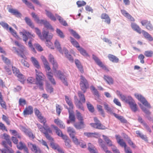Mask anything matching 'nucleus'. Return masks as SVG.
I'll use <instances>...</instances> for the list:
<instances>
[{"label": "nucleus", "mask_w": 153, "mask_h": 153, "mask_svg": "<svg viewBox=\"0 0 153 153\" xmlns=\"http://www.w3.org/2000/svg\"><path fill=\"white\" fill-rule=\"evenodd\" d=\"M54 122L59 128H64L65 126L63 122L60 120L58 118L55 119Z\"/></svg>", "instance_id": "nucleus-35"}, {"label": "nucleus", "mask_w": 153, "mask_h": 153, "mask_svg": "<svg viewBox=\"0 0 153 153\" xmlns=\"http://www.w3.org/2000/svg\"><path fill=\"white\" fill-rule=\"evenodd\" d=\"M31 61L34 66L38 69L40 68L39 64L36 58L33 57L31 58Z\"/></svg>", "instance_id": "nucleus-43"}, {"label": "nucleus", "mask_w": 153, "mask_h": 153, "mask_svg": "<svg viewBox=\"0 0 153 153\" xmlns=\"http://www.w3.org/2000/svg\"><path fill=\"white\" fill-rule=\"evenodd\" d=\"M88 149L91 153H98L96 149L91 143L88 144Z\"/></svg>", "instance_id": "nucleus-37"}, {"label": "nucleus", "mask_w": 153, "mask_h": 153, "mask_svg": "<svg viewBox=\"0 0 153 153\" xmlns=\"http://www.w3.org/2000/svg\"><path fill=\"white\" fill-rule=\"evenodd\" d=\"M142 33L144 37L150 41L153 40V38L147 32L144 30H142Z\"/></svg>", "instance_id": "nucleus-42"}, {"label": "nucleus", "mask_w": 153, "mask_h": 153, "mask_svg": "<svg viewBox=\"0 0 153 153\" xmlns=\"http://www.w3.org/2000/svg\"><path fill=\"white\" fill-rule=\"evenodd\" d=\"M80 77L79 85L81 90L85 93L89 87V84L87 80L83 76L81 75Z\"/></svg>", "instance_id": "nucleus-7"}, {"label": "nucleus", "mask_w": 153, "mask_h": 153, "mask_svg": "<svg viewBox=\"0 0 153 153\" xmlns=\"http://www.w3.org/2000/svg\"><path fill=\"white\" fill-rule=\"evenodd\" d=\"M16 76L18 78L19 80L21 82H24L25 80V76L20 73Z\"/></svg>", "instance_id": "nucleus-61"}, {"label": "nucleus", "mask_w": 153, "mask_h": 153, "mask_svg": "<svg viewBox=\"0 0 153 153\" xmlns=\"http://www.w3.org/2000/svg\"><path fill=\"white\" fill-rule=\"evenodd\" d=\"M64 140L65 144L68 148H71V140L68 137L67 135L62 139Z\"/></svg>", "instance_id": "nucleus-36"}, {"label": "nucleus", "mask_w": 153, "mask_h": 153, "mask_svg": "<svg viewBox=\"0 0 153 153\" xmlns=\"http://www.w3.org/2000/svg\"><path fill=\"white\" fill-rule=\"evenodd\" d=\"M22 130L30 138L34 139L35 138V135L33 134L30 128H27L25 127H22Z\"/></svg>", "instance_id": "nucleus-15"}, {"label": "nucleus", "mask_w": 153, "mask_h": 153, "mask_svg": "<svg viewBox=\"0 0 153 153\" xmlns=\"http://www.w3.org/2000/svg\"><path fill=\"white\" fill-rule=\"evenodd\" d=\"M53 36V34L49 33L48 30H43L40 39L42 40H47V43H48V42H49L50 44H51L50 40L52 39Z\"/></svg>", "instance_id": "nucleus-9"}, {"label": "nucleus", "mask_w": 153, "mask_h": 153, "mask_svg": "<svg viewBox=\"0 0 153 153\" xmlns=\"http://www.w3.org/2000/svg\"><path fill=\"white\" fill-rule=\"evenodd\" d=\"M65 100L69 106V108L67 107V108L68 111L69 110H73L74 106L71 98L67 96H65Z\"/></svg>", "instance_id": "nucleus-23"}, {"label": "nucleus", "mask_w": 153, "mask_h": 153, "mask_svg": "<svg viewBox=\"0 0 153 153\" xmlns=\"http://www.w3.org/2000/svg\"><path fill=\"white\" fill-rule=\"evenodd\" d=\"M101 18L102 19H104V22L108 24L111 23V20L108 15L106 13H103L101 14Z\"/></svg>", "instance_id": "nucleus-27"}, {"label": "nucleus", "mask_w": 153, "mask_h": 153, "mask_svg": "<svg viewBox=\"0 0 153 153\" xmlns=\"http://www.w3.org/2000/svg\"><path fill=\"white\" fill-rule=\"evenodd\" d=\"M74 143L77 146H79L81 141V140H79L75 136L71 138Z\"/></svg>", "instance_id": "nucleus-56"}, {"label": "nucleus", "mask_w": 153, "mask_h": 153, "mask_svg": "<svg viewBox=\"0 0 153 153\" xmlns=\"http://www.w3.org/2000/svg\"><path fill=\"white\" fill-rule=\"evenodd\" d=\"M67 132L71 138L75 136L76 134L75 130L73 127H68Z\"/></svg>", "instance_id": "nucleus-33"}, {"label": "nucleus", "mask_w": 153, "mask_h": 153, "mask_svg": "<svg viewBox=\"0 0 153 153\" xmlns=\"http://www.w3.org/2000/svg\"><path fill=\"white\" fill-rule=\"evenodd\" d=\"M35 72L36 79V80L35 84L39 86L40 89L43 90V83L42 81L44 79L45 76L41 72L36 69L35 70Z\"/></svg>", "instance_id": "nucleus-4"}, {"label": "nucleus", "mask_w": 153, "mask_h": 153, "mask_svg": "<svg viewBox=\"0 0 153 153\" xmlns=\"http://www.w3.org/2000/svg\"><path fill=\"white\" fill-rule=\"evenodd\" d=\"M3 136L5 140L2 141L1 145L5 149H0V151L2 153H14L13 151L11 148L12 147V143L10 136L6 133L4 134Z\"/></svg>", "instance_id": "nucleus-1"}, {"label": "nucleus", "mask_w": 153, "mask_h": 153, "mask_svg": "<svg viewBox=\"0 0 153 153\" xmlns=\"http://www.w3.org/2000/svg\"><path fill=\"white\" fill-rule=\"evenodd\" d=\"M108 57L109 59L111 62L114 63H118L119 61V59L116 56L111 54H109Z\"/></svg>", "instance_id": "nucleus-34"}, {"label": "nucleus", "mask_w": 153, "mask_h": 153, "mask_svg": "<svg viewBox=\"0 0 153 153\" xmlns=\"http://www.w3.org/2000/svg\"><path fill=\"white\" fill-rule=\"evenodd\" d=\"M33 112V107L29 105L25 108L23 111V114L25 116H26L27 115L31 114Z\"/></svg>", "instance_id": "nucleus-20"}, {"label": "nucleus", "mask_w": 153, "mask_h": 153, "mask_svg": "<svg viewBox=\"0 0 153 153\" xmlns=\"http://www.w3.org/2000/svg\"><path fill=\"white\" fill-rule=\"evenodd\" d=\"M142 25L145 27L148 30L152 31L153 30V25L151 21L147 19H143L141 21Z\"/></svg>", "instance_id": "nucleus-12"}, {"label": "nucleus", "mask_w": 153, "mask_h": 153, "mask_svg": "<svg viewBox=\"0 0 153 153\" xmlns=\"http://www.w3.org/2000/svg\"><path fill=\"white\" fill-rule=\"evenodd\" d=\"M55 16L59 22L62 25L65 26H67L68 24L60 16L58 15L57 14H56Z\"/></svg>", "instance_id": "nucleus-50"}, {"label": "nucleus", "mask_w": 153, "mask_h": 153, "mask_svg": "<svg viewBox=\"0 0 153 153\" xmlns=\"http://www.w3.org/2000/svg\"><path fill=\"white\" fill-rule=\"evenodd\" d=\"M121 12L123 16L129 19L130 21L132 22L134 21L135 20L134 18L125 10H121Z\"/></svg>", "instance_id": "nucleus-26"}, {"label": "nucleus", "mask_w": 153, "mask_h": 153, "mask_svg": "<svg viewBox=\"0 0 153 153\" xmlns=\"http://www.w3.org/2000/svg\"><path fill=\"white\" fill-rule=\"evenodd\" d=\"M46 15L51 20L54 21H55L56 20L55 16L51 12L48 11H46Z\"/></svg>", "instance_id": "nucleus-59"}, {"label": "nucleus", "mask_w": 153, "mask_h": 153, "mask_svg": "<svg viewBox=\"0 0 153 153\" xmlns=\"http://www.w3.org/2000/svg\"><path fill=\"white\" fill-rule=\"evenodd\" d=\"M51 127L55 130L56 133L57 134L58 136L61 137L62 139L67 136L66 135L63 134L61 131L57 126L53 125H52Z\"/></svg>", "instance_id": "nucleus-24"}, {"label": "nucleus", "mask_w": 153, "mask_h": 153, "mask_svg": "<svg viewBox=\"0 0 153 153\" xmlns=\"http://www.w3.org/2000/svg\"><path fill=\"white\" fill-rule=\"evenodd\" d=\"M21 34L22 35L23 40L26 43L29 38L30 39L28 45L29 47L31 49V50L35 53H36V51L34 47L32 42L34 40L33 39L35 35L34 34H31L29 32L25 30L21 33Z\"/></svg>", "instance_id": "nucleus-2"}, {"label": "nucleus", "mask_w": 153, "mask_h": 153, "mask_svg": "<svg viewBox=\"0 0 153 153\" xmlns=\"http://www.w3.org/2000/svg\"><path fill=\"white\" fill-rule=\"evenodd\" d=\"M14 43L15 45L19 48L18 51H17L18 55L23 58L26 59L25 55L27 54V52L25 47L17 41H15Z\"/></svg>", "instance_id": "nucleus-5"}, {"label": "nucleus", "mask_w": 153, "mask_h": 153, "mask_svg": "<svg viewBox=\"0 0 153 153\" xmlns=\"http://www.w3.org/2000/svg\"><path fill=\"white\" fill-rule=\"evenodd\" d=\"M8 11L9 12L16 17H21L22 16V14L17 9L10 8L8 9Z\"/></svg>", "instance_id": "nucleus-25"}, {"label": "nucleus", "mask_w": 153, "mask_h": 153, "mask_svg": "<svg viewBox=\"0 0 153 153\" xmlns=\"http://www.w3.org/2000/svg\"><path fill=\"white\" fill-rule=\"evenodd\" d=\"M136 98L140 101L143 105L149 108H151L150 104L148 102L145 98L141 95L138 94H134Z\"/></svg>", "instance_id": "nucleus-10"}, {"label": "nucleus", "mask_w": 153, "mask_h": 153, "mask_svg": "<svg viewBox=\"0 0 153 153\" xmlns=\"http://www.w3.org/2000/svg\"><path fill=\"white\" fill-rule=\"evenodd\" d=\"M36 125L38 128L41 133H43L46 131V128L45 127V126H44L39 123H37Z\"/></svg>", "instance_id": "nucleus-51"}, {"label": "nucleus", "mask_w": 153, "mask_h": 153, "mask_svg": "<svg viewBox=\"0 0 153 153\" xmlns=\"http://www.w3.org/2000/svg\"><path fill=\"white\" fill-rule=\"evenodd\" d=\"M75 63L79 70L82 73L84 72L83 67L79 61L78 59H75Z\"/></svg>", "instance_id": "nucleus-45"}, {"label": "nucleus", "mask_w": 153, "mask_h": 153, "mask_svg": "<svg viewBox=\"0 0 153 153\" xmlns=\"http://www.w3.org/2000/svg\"><path fill=\"white\" fill-rule=\"evenodd\" d=\"M103 139L106 142L107 145L109 146H111L113 145L111 141L106 136L102 135Z\"/></svg>", "instance_id": "nucleus-49"}, {"label": "nucleus", "mask_w": 153, "mask_h": 153, "mask_svg": "<svg viewBox=\"0 0 153 153\" xmlns=\"http://www.w3.org/2000/svg\"><path fill=\"white\" fill-rule=\"evenodd\" d=\"M47 76L51 83L53 85H56V82L53 78V74L51 72H47L46 74Z\"/></svg>", "instance_id": "nucleus-28"}, {"label": "nucleus", "mask_w": 153, "mask_h": 153, "mask_svg": "<svg viewBox=\"0 0 153 153\" xmlns=\"http://www.w3.org/2000/svg\"><path fill=\"white\" fill-rule=\"evenodd\" d=\"M77 101L75 103L76 106L79 109L82 110H84V108L82 104V102L80 101H78V99H77Z\"/></svg>", "instance_id": "nucleus-54"}, {"label": "nucleus", "mask_w": 153, "mask_h": 153, "mask_svg": "<svg viewBox=\"0 0 153 153\" xmlns=\"http://www.w3.org/2000/svg\"><path fill=\"white\" fill-rule=\"evenodd\" d=\"M77 50L79 51L80 53L83 55L85 56H88V54L86 52V51L83 48L80 47Z\"/></svg>", "instance_id": "nucleus-63"}, {"label": "nucleus", "mask_w": 153, "mask_h": 153, "mask_svg": "<svg viewBox=\"0 0 153 153\" xmlns=\"http://www.w3.org/2000/svg\"><path fill=\"white\" fill-rule=\"evenodd\" d=\"M17 148L20 150L23 149L24 151L27 152L28 153V149L24 143H23L22 141H20L19 143L17 144L16 145Z\"/></svg>", "instance_id": "nucleus-22"}, {"label": "nucleus", "mask_w": 153, "mask_h": 153, "mask_svg": "<svg viewBox=\"0 0 153 153\" xmlns=\"http://www.w3.org/2000/svg\"><path fill=\"white\" fill-rule=\"evenodd\" d=\"M48 131H46L43 134H45L46 138L51 142L54 141L53 139L51 136L48 133Z\"/></svg>", "instance_id": "nucleus-53"}, {"label": "nucleus", "mask_w": 153, "mask_h": 153, "mask_svg": "<svg viewBox=\"0 0 153 153\" xmlns=\"http://www.w3.org/2000/svg\"><path fill=\"white\" fill-rule=\"evenodd\" d=\"M128 104L132 111L134 112H136L137 110V105L133 99Z\"/></svg>", "instance_id": "nucleus-31"}, {"label": "nucleus", "mask_w": 153, "mask_h": 153, "mask_svg": "<svg viewBox=\"0 0 153 153\" xmlns=\"http://www.w3.org/2000/svg\"><path fill=\"white\" fill-rule=\"evenodd\" d=\"M45 86V89L48 93L51 94L53 92V88L49 83H46Z\"/></svg>", "instance_id": "nucleus-46"}, {"label": "nucleus", "mask_w": 153, "mask_h": 153, "mask_svg": "<svg viewBox=\"0 0 153 153\" xmlns=\"http://www.w3.org/2000/svg\"><path fill=\"white\" fill-rule=\"evenodd\" d=\"M31 15L33 18L34 19L35 21L37 23L43 24L44 25L45 27L46 28L53 31V29L52 26L50 24L49 22L46 20H40L37 15L33 12L32 13Z\"/></svg>", "instance_id": "nucleus-6"}, {"label": "nucleus", "mask_w": 153, "mask_h": 153, "mask_svg": "<svg viewBox=\"0 0 153 153\" xmlns=\"http://www.w3.org/2000/svg\"><path fill=\"white\" fill-rule=\"evenodd\" d=\"M70 38L71 44L74 46L77 49L80 47L78 43L72 37H70Z\"/></svg>", "instance_id": "nucleus-48"}, {"label": "nucleus", "mask_w": 153, "mask_h": 153, "mask_svg": "<svg viewBox=\"0 0 153 153\" xmlns=\"http://www.w3.org/2000/svg\"><path fill=\"white\" fill-rule=\"evenodd\" d=\"M22 1L23 2L25 3L29 8L31 9H33V10H35L34 7L31 3L28 2L27 0H22Z\"/></svg>", "instance_id": "nucleus-58"}, {"label": "nucleus", "mask_w": 153, "mask_h": 153, "mask_svg": "<svg viewBox=\"0 0 153 153\" xmlns=\"http://www.w3.org/2000/svg\"><path fill=\"white\" fill-rule=\"evenodd\" d=\"M94 119L95 123H91L90 124L92 127L100 130H104L107 128L106 127L101 123L100 121L97 117H94Z\"/></svg>", "instance_id": "nucleus-8"}, {"label": "nucleus", "mask_w": 153, "mask_h": 153, "mask_svg": "<svg viewBox=\"0 0 153 153\" xmlns=\"http://www.w3.org/2000/svg\"><path fill=\"white\" fill-rule=\"evenodd\" d=\"M38 119L39 121L42 123L43 126H45V127L46 128V131H48L49 133H52V132L51 129V128L48 126L47 124H46L47 120L46 118L42 115L39 117H39H38Z\"/></svg>", "instance_id": "nucleus-14"}, {"label": "nucleus", "mask_w": 153, "mask_h": 153, "mask_svg": "<svg viewBox=\"0 0 153 153\" xmlns=\"http://www.w3.org/2000/svg\"><path fill=\"white\" fill-rule=\"evenodd\" d=\"M19 105L23 106L27 104V102L25 99L22 98H20L19 101Z\"/></svg>", "instance_id": "nucleus-62"}, {"label": "nucleus", "mask_w": 153, "mask_h": 153, "mask_svg": "<svg viewBox=\"0 0 153 153\" xmlns=\"http://www.w3.org/2000/svg\"><path fill=\"white\" fill-rule=\"evenodd\" d=\"M53 65V69L55 71V74H54V76L56 77H59V79L61 80L63 83L66 86H68V83L67 81V78L65 77L64 74L61 72L60 71H56V69L58 68V64L56 61H55L52 63Z\"/></svg>", "instance_id": "nucleus-3"}, {"label": "nucleus", "mask_w": 153, "mask_h": 153, "mask_svg": "<svg viewBox=\"0 0 153 153\" xmlns=\"http://www.w3.org/2000/svg\"><path fill=\"white\" fill-rule=\"evenodd\" d=\"M69 116V120L67 121V123L68 124H69L71 123H74L75 122L76 118L74 114V112L73 110H69L68 111Z\"/></svg>", "instance_id": "nucleus-17"}, {"label": "nucleus", "mask_w": 153, "mask_h": 153, "mask_svg": "<svg viewBox=\"0 0 153 153\" xmlns=\"http://www.w3.org/2000/svg\"><path fill=\"white\" fill-rule=\"evenodd\" d=\"M56 111L58 116H59L61 112L62 111V106L58 104H56Z\"/></svg>", "instance_id": "nucleus-55"}, {"label": "nucleus", "mask_w": 153, "mask_h": 153, "mask_svg": "<svg viewBox=\"0 0 153 153\" xmlns=\"http://www.w3.org/2000/svg\"><path fill=\"white\" fill-rule=\"evenodd\" d=\"M84 134L88 137H96L98 136V134L95 132H84Z\"/></svg>", "instance_id": "nucleus-47"}, {"label": "nucleus", "mask_w": 153, "mask_h": 153, "mask_svg": "<svg viewBox=\"0 0 153 153\" xmlns=\"http://www.w3.org/2000/svg\"><path fill=\"white\" fill-rule=\"evenodd\" d=\"M98 143L100 146L105 153H112L110 151L108 150L107 146L104 143L103 140L101 138L98 139Z\"/></svg>", "instance_id": "nucleus-18"}, {"label": "nucleus", "mask_w": 153, "mask_h": 153, "mask_svg": "<svg viewBox=\"0 0 153 153\" xmlns=\"http://www.w3.org/2000/svg\"><path fill=\"white\" fill-rule=\"evenodd\" d=\"M92 58L98 66L102 68V69H104L106 71H109V70L108 68L102 64L100 59H99L97 57L93 54L92 55Z\"/></svg>", "instance_id": "nucleus-16"}, {"label": "nucleus", "mask_w": 153, "mask_h": 153, "mask_svg": "<svg viewBox=\"0 0 153 153\" xmlns=\"http://www.w3.org/2000/svg\"><path fill=\"white\" fill-rule=\"evenodd\" d=\"M25 20L27 24L32 29L34 28V26L31 20L28 17H25Z\"/></svg>", "instance_id": "nucleus-39"}, {"label": "nucleus", "mask_w": 153, "mask_h": 153, "mask_svg": "<svg viewBox=\"0 0 153 153\" xmlns=\"http://www.w3.org/2000/svg\"><path fill=\"white\" fill-rule=\"evenodd\" d=\"M41 59L45 66V68L49 71L51 70V68L49 65V63L46 58L43 56L41 57Z\"/></svg>", "instance_id": "nucleus-30"}, {"label": "nucleus", "mask_w": 153, "mask_h": 153, "mask_svg": "<svg viewBox=\"0 0 153 153\" xmlns=\"http://www.w3.org/2000/svg\"><path fill=\"white\" fill-rule=\"evenodd\" d=\"M48 131H46L43 134H45L46 138L51 142L54 141L53 139L51 136L48 133Z\"/></svg>", "instance_id": "nucleus-52"}, {"label": "nucleus", "mask_w": 153, "mask_h": 153, "mask_svg": "<svg viewBox=\"0 0 153 153\" xmlns=\"http://www.w3.org/2000/svg\"><path fill=\"white\" fill-rule=\"evenodd\" d=\"M27 144L28 147L33 152L35 153H42L41 150L36 144H33L30 142H28Z\"/></svg>", "instance_id": "nucleus-13"}, {"label": "nucleus", "mask_w": 153, "mask_h": 153, "mask_svg": "<svg viewBox=\"0 0 153 153\" xmlns=\"http://www.w3.org/2000/svg\"><path fill=\"white\" fill-rule=\"evenodd\" d=\"M22 1L23 2L25 3L29 8L31 9H33V10H35L34 7L31 3L28 2L27 0H22Z\"/></svg>", "instance_id": "nucleus-57"}, {"label": "nucleus", "mask_w": 153, "mask_h": 153, "mask_svg": "<svg viewBox=\"0 0 153 153\" xmlns=\"http://www.w3.org/2000/svg\"><path fill=\"white\" fill-rule=\"evenodd\" d=\"M115 137L118 143L122 147L125 148L127 147V145L124 140L121 138L119 135H116Z\"/></svg>", "instance_id": "nucleus-21"}, {"label": "nucleus", "mask_w": 153, "mask_h": 153, "mask_svg": "<svg viewBox=\"0 0 153 153\" xmlns=\"http://www.w3.org/2000/svg\"><path fill=\"white\" fill-rule=\"evenodd\" d=\"M120 98L122 101H124L128 103L133 99L130 96L126 97L123 95H122L120 97Z\"/></svg>", "instance_id": "nucleus-41"}, {"label": "nucleus", "mask_w": 153, "mask_h": 153, "mask_svg": "<svg viewBox=\"0 0 153 153\" xmlns=\"http://www.w3.org/2000/svg\"><path fill=\"white\" fill-rule=\"evenodd\" d=\"M136 98L140 101L143 105L149 108H151L150 104L148 102L145 98L141 95L138 94H134Z\"/></svg>", "instance_id": "nucleus-11"}, {"label": "nucleus", "mask_w": 153, "mask_h": 153, "mask_svg": "<svg viewBox=\"0 0 153 153\" xmlns=\"http://www.w3.org/2000/svg\"><path fill=\"white\" fill-rule=\"evenodd\" d=\"M71 33L73 35L74 37L76 39H79L80 38V36L75 31L71 29L70 30Z\"/></svg>", "instance_id": "nucleus-60"}, {"label": "nucleus", "mask_w": 153, "mask_h": 153, "mask_svg": "<svg viewBox=\"0 0 153 153\" xmlns=\"http://www.w3.org/2000/svg\"><path fill=\"white\" fill-rule=\"evenodd\" d=\"M67 132L71 138L75 136L76 134L75 130L73 127H68Z\"/></svg>", "instance_id": "nucleus-32"}, {"label": "nucleus", "mask_w": 153, "mask_h": 153, "mask_svg": "<svg viewBox=\"0 0 153 153\" xmlns=\"http://www.w3.org/2000/svg\"><path fill=\"white\" fill-rule=\"evenodd\" d=\"M131 26L132 28L134 31L139 34L142 33L141 28L137 24L134 23H132Z\"/></svg>", "instance_id": "nucleus-29"}, {"label": "nucleus", "mask_w": 153, "mask_h": 153, "mask_svg": "<svg viewBox=\"0 0 153 153\" xmlns=\"http://www.w3.org/2000/svg\"><path fill=\"white\" fill-rule=\"evenodd\" d=\"M73 126L76 129L80 130L84 128L85 124L84 121H81L78 122H75L73 124Z\"/></svg>", "instance_id": "nucleus-19"}, {"label": "nucleus", "mask_w": 153, "mask_h": 153, "mask_svg": "<svg viewBox=\"0 0 153 153\" xmlns=\"http://www.w3.org/2000/svg\"><path fill=\"white\" fill-rule=\"evenodd\" d=\"M87 106L89 111L91 112H93L94 111V108L93 105L91 103L88 102L87 103Z\"/></svg>", "instance_id": "nucleus-64"}, {"label": "nucleus", "mask_w": 153, "mask_h": 153, "mask_svg": "<svg viewBox=\"0 0 153 153\" xmlns=\"http://www.w3.org/2000/svg\"><path fill=\"white\" fill-rule=\"evenodd\" d=\"M113 114L116 118L120 120L122 123H126L127 122V120L123 116H119L118 114L115 113H114Z\"/></svg>", "instance_id": "nucleus-40"}, {"label": "nucleus", "mask_w": 153, "mask_h": 153, "mask_svg": "<svg viewBox=\"0 0 153 153\" xmlns=\"http://www.w3.org/2000/svg\"><path fill=\"white\" fill-rule=\"evenodd\" d=\"M103 78L105 81L109 85L113 84L114 80L113 78L108 76L104 75Z\"/></svg>", "instance_id": "nucleus-38"}, {"label": "nucleus", "mask_w": 153, "mask_h": 153, "mask_svg": "<svg viewBox=\"0 0 153 153\" xmlns=\"http://www.w3.org/2000/svg\"><path fill=\"white\" fill-rule=\"evenodd\" d=\"M78 95L79 99V100H78V101H80L82 103H85V98L84 94L80 91H79Z\"/></svg>", "instance_id": "nucleus-44"}]
</instances>
